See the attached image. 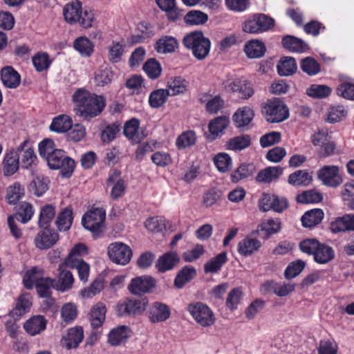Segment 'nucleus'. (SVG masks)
Returning <instances> with one entry per match:
<instances>
[{"mask_svg":"<svg viewBox=\"0 0 354 354\" xmlns=\"http://www.w3.org/2000/svg\"><path fill=\"white\" fill-rule=\"evenodd\" d=\"M63 15L65 20L73 24L79 22L84 28H91L94 21V14L91 10H82V3L75 0L67 3L63 9Z\"/></svg>","mask_w":354,"mask_h":354,"instance_id":"3","label":"nucleus"},{"mask_svg":"<svg viewBox=\"0 0 354 354\" xmlns=\"http://www.w3.org/2000/svg\"><path fill=\"white\" fill-rule=\"evenodd\" d=\"M1 79L3 85L9 88H15L21 82V76L12 66L3 67L1 71Z\"/></svg>","mask_w":354,"mask_h":354,"instance_id":"20","label":"nucleus"},{"mask_svg":"<svg viewBox=\"0 0 354 354\" xmlns=\"http://www.w3.org/2000/svg\"><path fill=\"white\" fill-rule=\"evenodd\" d=\"M277 68L280 76H289L297 71V65L295 58L283 57L277 64Z\"/></svg>","mask_w":354,"mask_h":354,"instance_id":"38","label":"nucleus"},{"mask_svg":"<svg viewBox=\"0 0 354 354\" xmlns=\"http://www.w3.org/2000/svg\"><path fill=\"white\" fill-rule=\"evenodd\" d=\"M26 144L27 141H24L17 147V151H15L19 157V160H21V167L24 169H28L30 167L33 162L37 159V156L32 149H24Z\"/></svg>","mask_w":354,"mask_h":354,"instance_id":"27","label":"nucleus"},{"mask_svg":"<svg viewBox=\"0 0 354 354\" xmlns=\"http://www.w3.org/2000/svg\"><path fill=\"white\" fill-rule=\"evenodd\" d=\"M313 180L312 176L307 170H297L289 175L288 182L292 186H308Z\"/></svg>","mask_w":354,"mask_h":354,"instance_id":"37","label":"nucleus"},{"mask_svg":"<svg viewBox=\"0 0 354 354\" xmlns=\"http://www.w3.org/2000/svg\"><path fill=\"white\" fill-rule=\"evenodd\" d=\"M256 167L253 163L243 162L231 174L232 182L236 183L240 180L252 176L256 172Z\"/></svg>","mask_w":354,"mask_h":354,"instance_id":"29","label":"nucleus"},{"mask_svg":"<svg viewBox=\"0 0 354 354\" xmlns=\"http://www.w3.org/2000/svg\"><path fill=\"white\" fill-rule=\"evenodd\" d=\"M72 123V120L69 116L60 115L53 120L50 129L57 133H64L71 128Z\"/></svg>","mask_w":354,"mask_h":354,"instance_id":"43","label":"nucleus"},{"mask_svg":"<svg viewBox=\"0 0 354 354\" xmlns=\"http://www.w3.org/2000/svg\"><path fill=\"white\" fill-rule=\"evenodd\" d=\"M196 140V133L193 131H187L182 133L176 139V144L177 147L185 149L195 144Z\"/></svg>","mask_w":354,"mask_h":354,"instance_id":"58","label":"nucleus"},{"mask_svg":"<svg viewBox=\"0 0 354 354\" xmlns=\"http://www.w3.org/2000/svg\"><path fill=\"white\" fill-rule=\"evenodd\" d=\"M73 222V213L70 207L62 209L57 214L55 225L59 232L68 231Z\"/></svg>","mask_w":354,"mask_h":354,"instance_id":"21","label":"nucleus"},{"mask_svg":"<svg viewBox=\"0 0 354 354\" xmlns=\"http://www.w3.org/2000/svg\"><path fill=\"white\" fill-rule=\"evenodd\" d=\"M335 257V251L332 247L319 243L314 255V260L320 264H325L333 260Z\"/></svg>","mask_w":354,"mask_h":354,"instance_id":"36","label":"nucleus"},{"mask_svg":"<svg viewBox=\"0 0 354 354\" xmlns=\"http://www.w3.org/2000/svg\"><path fill=\"white\" fill-rule=\"evenodd\" d=\"M84 339V331L81 326L71 328L62 343L67 349L76 348Z\"/></svg>","mask_w":354,"mask_h":354,"instance_id":"19","label":"nucleus"},{"mask_svg":"<svg viewBox=\"0 0 354 354\" xmlns=\"http://www.w3.org/2000/svg\"><path fill=\"white\" fill-rule=\"evenodd\" d=\"M105 218L106 213L102 208H95L82 216V224L85 229L91 231L96 239L103 232Z\"/></svg>","mask_w":354,"mask_h":354,"instance_id":"5","label":"nucleus"},{"mask_svg":"<svg viewBox=\"0 0 354 354\" xmlns=\"http://www.w3.org/2000/svg\"><path fill=\"white\" fill-rule=\"evenodd\" d=\"M301 69L308 75H315L321 71L320 64L311 57H307L301 62Z\"/></svg>","mask_w":354,"mask_h":354,"instance_id":"56","label":"nucleus"},{"mask_svg":"<svg viewBox=\"0 0 354 354\" xmlns=\"http://www.w3.org/2000/svg\"><path fill=\"white\" fill-rule=\"evenodd\" d=\"M49 180L44 176H37L29 185V190L37 196H42L48 189Z\"/></svg>","mask_w":354,"mask_h":354,"instance_id":"50","label":"nucleus"},{"mask_svg":"<svg viewBox=\"0 0 354 354\" xmlns=\"http://www.w3.org/2000/svg\"><path fill=\"white\" fill-rule=\"evenodd\" d=\"M261 245V243L258 239L247 237L239 243L238 252L241 255L248 257L258 250Z\"/></svg>","mask_w":354,"mask_h":354,"instance_id":"41","label":"nucleus"},{"mask_svg":"<svg viewBox=\"0 0 354 354\" xmlns=\"http://www.w3.org/2000/svg\"><path fill=\"white\" fill-rule=\"evenodd\" d=\"M32 306L29 295H21L17 299L15 307L10 311V315L14 319H19L27 312Z\"/></svg>","mask_w":354,"mask_h":354,"instance_id":"32","label":"nucleus"},{"mask_svg":"<svg viewBox=\"0 0 354 354\" xmlns=\"http://www.w3.org/2000/svg\"><path fill=\"white\" fill-rule=\"evenodd\" d=\"M143 70L148 77L152 80L158 78L162 71L160 63L154 58L148 59L143 65Z\"/></svg>","mask_w":354,"mask_h":354,"instance_id":"57","label":"nucleus"},{"mask_svg":"<svg viewBox=\"0 0 354 354\" xmlns=\"http://www.w3.org/2000/svg\"><path fill=\"white\" fill-rule=\"evenodd\" d=\"M72 100L76 115L88 121L100 115L106 106L103 96L91 93L82 88L74 92Z\"/></svg>","mask_w":354,"mask_h":354,"instance_id":"1","label":"nucleus"},{"mask_svg":"<svg viewBox=\"0 0 354 354\" xmlns=\"http://www.w3.org/2000/svg\"><path fill=\"white\" fill-rule=\"evenodd\" d=\"M214 162L218 170L224 173L230 169L232 158L227 153H221L215 156Z\"/></svg>","mask_w":354,"mask_h":354,"instance_id":"63","label":"nucleus"},{"mask_svg":"<svg viewBox=\"0 0 354 354\" xmlns=\"http://www.w3.org/2000/svg\"><path fill=\"white\" fill-rule=\"evenodd\" d=\"M106 308L103 303L99 302L93 306L90 313V322L92 328L100 327L105 320Z\"/></svg>","mask_w":354,"mask_h":354,"instance_id":"31","label":"nucleus"},{"mask_svg":"<svg viewBox=\"0 0 354 354\" xmlns=\"http://www.w3.org/2000/svg\"><path fill=\"white\" fill-rule=\"evenodd\" d=\"M346 111L342 105L333 106L330 108L326 120L331 124L340 121L346 115Z\"/></svg>","mask_w":354,"mask_h":354,"instance_id":"64","label":"nucleus"},{"mask_svg":"<svg viewBox=\"0 0 354 354\" xmlns=\"http://www.w3.org/2000/svg\"><path fill=\"white\" fill-rule=\"evenodd\" d=\"M274 25L272 18L265 14H255L243 24V30L250 34H259L272 28Z\"/></svg>","mask_w":354,"mask_h":354,"instance_id":"8","label":"nucleus"},{"mask_svg":"<svg viewBox=\"0 0 354 354\" xmlns=\"http://www.w3.org/2000/svg\"><path fill=\"white\" fill-rule=\"evenodd\" d=\"M322 199V194L315 189L304 191L297 196V201L303 204L316 203L321 202Z\"/></svg>","mask_w":354,"mask_h":354,"instance_id":"54","label":"nucleus"},{"mask_svg":"<svg viewBox=\"0 0 354 354\" xmlns=\"http://www.w3.org/2000/svg\"><path fill=\"white\" fill-rule=\"evenodd\" d=\"M46 160L50 169H60L61 176L64 178L71 177L74 171L75 161L66 156L62 149H56Z\"/></svg>","mask_w":354,"mask_h":354,"instance_id":"4","label":"nucleus"},{"mask_svg":"<svg viewBox=\"0 0 354 354\" xmlns=\"http://www.w3.org/2000/svg\"><path fill=\"white\" fill-rule=\"evenodd\" d=\"M187 310L196 321L203 327H209L215 323V316L212 309L205 304L197 301L188 305Z\"/></svg>","mask_w":354,"mask_h":354,"instance_id":"6","label":"nucleus"},{"mask_svg":"<svg viewBox=\"0 0 354 354\" xmlns=\"http://www.w3.org/2000/svg\"><path fill=\"white\" fill-rule=\"evenodd\" d=\"M68 265L64 261L62 263L57 269L58 274L55 280L54 289L65 292L72 288L74 282V278L72 272L67 270Z\"/></svg>","mask_w":354,"mask_h":354,"instance_id":"14","label":"nucleus"},{"mask_svg":"<svg viewBox=\"0 0 354 354\" xmlns=\"http://www.w3.org/2000/svg\"><path fill=\"white\" fill-rule=\"evenodd\" d=\"M266 48L265 44L258 40L252 39L248 41L244 46V51L247 56L251 59L260 58L266 53Z\"/></svg>","mask_w":354,"mask_h":354,"instance_id":"30","label":"nucleus"},{"mask_svg":"<svg viewBox=\"0 0 354 354\" xmlns=\"http://www.w3.org/2000/svg\"><path fill=\"white\" fill-rule=\"evenodd\" d=\"M73 47L83 56H90L93 52V45L86 37L77 38L74 41Z\"/></svg>","mask_w":354,"mask_h":354,"instance_id":"52","label":"nucleus"},{"mask_svg":"<svg viewBox=\"0 0 354 354\" xmlns=\"http://www.w3.org/2000/svg\"><path fill=\"white\" fill-rule=\"evenodd\" d=\"M34 67L37 72H42L46 70L51 63L49 56L46 53H38L32 58Z\"/></svg>","mask_w":354,"mask_h":354,"instance_id":"60","label":"nucleus"},{"mask_svg":"<svg viewBox=\"0 0 354 354\" xmlns=\"http://www.w3.org/2000/svg\"><path fill=\"white\" fill-rule=\"evenodd\" d=\"M196 275V270L194 267L185 266L177 274L174 279V286L177 288H183L185 285L194 279Z\"/></svg>","mask_w":354,"mask_h":354,"instance_id":"34","label":"nucleus"},{"mask_svg":"<svg viewBox=\"0 0 354 354\" xmlns=\"http://www.w3.org/2000/svg\"><path fill=\"white\" fill-rule=\"evenodd\" d=\"M24 194V187L15 183L7 189L6 198L9 204H16Z\"/></svg>","mask_w":354,"mask_h":354,"instance_id":"55","label":"nucleus"},{"mask_svg":"<svg viewBox=\"0 0 354 354\" xmlns=\"http://www.w3.org/2000/svg\"><path fill=\"white\" fill-rule=\"evenodd\" d=\"M68 268H75L77 270L80 280L84 283L88 281L90 266L83 259H75L73 262L66 263Z\"/></svg>","mask_w":354,"mask_h":354,"instance_id":"49","label":"nucleus"},{"mask_svg":"<svg viewBox=\"0 0 354 354\" xmlns=\"http://www.w3.org/2000/svg\"><path fill=\"white\" fill-rule=\"evenodd\" d=\"M207 20L208 15L201 10H192L184 16L185 23L192 26L203 25Z\"/></svg>","mask_w":354,"mask_h":354,"instance_id":"48","label":"nucleus"},{"mask_svg":"<svg viewBox=\"0 0 354 354\" xmlns=\"http://www.w3.org/2000/svg\"><path fill=\"white\" fill-rule=\"evenodd\" d=\"M47 319L42 315H35L28 319L24 324V330L30 335L35 336L46 328Z\"/></svg>","mask_w":354,"mask_h":354,"instance_id":"16","label":"nucleus"},{"mask_svg":"<svg viewBox=\"0 0 354 354\" xmlns=\"http://www.w3.org/2000/svg\"><path fill=\"white\" fill-rule=\"evenodd\" d=\"M55 280L50 277H38L36 281L35 288L40 297L50 298L51 297V288H54Z\"/></svg>","mask_w":354,"mask_h":354,"instance_id":"40","label":"nucleus"},{"mask_svg":"<svg viewBox=\"0 0 354 354\" xmlns=\"http://www.w3.org/2000/svg\"><path fill=\"white\" fill-rule=\"evenodd\" d=\"M318 178L324 185L330 187H337L342 183V178L339 175L337 166L325 165L317 171Z\"/></svg>","mask_w":354,"mask_h":354,"instance_id":"12","label":"nucleus"},{"mask_svg":"<svg viewBox=\"0 0 354 354\" xmlns=\"http://www.w3.org/2000/svg\"><path fill=\"white\" fill-rule=\"evenodd\" d=\"M170 93L166 89H157L152 91L149 97V104L151 108L158 109L167 101Z\"/></svg>","mask_w":354,"mask_h":354,"instance_id":"47","label":"nucleus"},{"mask_svg":"<svg viewBox=\"0 0 354 354\" xmlns=\"http://www.w3.org/2000/svg\"><path fill=\"white\" fill-rule=\"evenodd\" d=\"M178 46V40L174 37L165 35L156 41L154 48L158 53L166 54L174 52Z\"/></svg>","mask_w":354,"mask_h":354,"instance_id":"23","label":"nucleus"},{"mask_svg":"<svg viewBox=\"0 0 354 354\" xmlns=\"http://www.w3.org/2000/svg\"><path fill=\"white\" fill-rule=\"evenodd\" d=\"M167 88V90L170 93V95H176L183 93L186 91L187 82L181 77H175L168 81Z\"/></svg>","mask_w":354,"mask_h":354,"instance_id":"53","label":"nucleus"},{"mask_svg":"<svg viewBox=\"0 0 354 354\" xmlns=\"http://www.w3.org/2000/svg\"><path fill=\"white\" fill-rule=\"evenodd\" d=\"M170 316V308L160 301L153 302L148 310L149 319L153 324L165 322Z\"/></svg>","mask_w":354,"mask_h":354,"instance_id":"15","label":"nucleus"},{"mask_svg":"<svg viewBox=\"0 0 354 354\" xmlns=\"http://www.w3.org/2000/svg\"><path fill=\"white\" fill-rule=\"evenodd\" d=\"M305 266V262L301 259L291 262L284 272L285 277L288 279L295 278L302 272Z\"/></svg>","mask_w":354,"mask_h":354,"instance_id":"62","label":"nucleus"},{"mask_svg":"<svg viewBox=\"0 0 354 354\" xmlns=\"http://www.w3.org/2000/svg\"><path fill=\"white\" fill-rule=\"evenodd\" d=\"M263 113L267 121L272 123L283 122L289 117L288 106L279 98H275L266 104Z\"/></svg>","mask_w":354,"mask_h":354,"instance_id":"7","label":"nucleus"},{"mask_svg":"<svg viewBox=\"0 0 354 354\" xmlns=\"http://www.w3.org/2000/svg\"><path fill=\"white\" fill-rule=\"evenodd\" d=\"M183 44L192 51L193 56L198 60L205 59L211 48L209 39L205 37L202 31L198 30L187 34L183 39Z\"/></svg>","mask_w":354,"mask_h":354,"instance_id":"2","label":"nucleus"},{"mask_svg":"<svg viewBox=\"0 0 354 354\" xmlns=\"http://www.w3.org/2000/svg\"><path fill=\"white\" fill-rule=\"evenodd\" d=\"M34 214L33 207L30 203L26 202L20 203L17 207V212L10 217H15V219L21 223H28Z\"/></svg>","mask_w":354,"mask_h":354,"instance_id":"39","label":"nucleus"},{"mask_svg":"<svg viewBox=\"0 0 354 354\" xmlns=\"http://www.w3.org/2000/svg\"><path fill=\"white\" fill-rule=\"evenodd\" d=\"M331 88L326 85L313 84L307 89L306 93L313 98H324L331 93Z\"/></svg>","mask_w":354,"mask_h":354,"instance_id":"59","label":"nucleus"},{"mask_svg":"<svg viewBox=\"0 0 354 354\" xmlns=\"http://www.w3.org/2000/svg\"><path fill=\"white\" fill-rule=\"evenodd\" d=\"M229 149L234 151H241L248 148L251 145L250 136L243 134L234 137L227 142Z\"/></svg>","mask_w":354,"mask_h":354,"instance_id":"51","label":"nucleus"},{"mask_svg":"<svg viewBox=\"0 0 354 354\" xmlns=\"http://www.w3.org/2000/svg\"><path fill=\"white\" fill-rule=\"evenodd\" d=\"M254 117L253 110L248 106L239 109L233 115V120L236 127H242L248 125Z\"/></svg>","mask_w":354,"mask_h":354,"instance_id":"44","label":"nucleus"},{"mask_svg":"<svg viewBox=\"0 0 354 354\" xmlns=\"http://www.w3.org/2000/svg\"><path fill=\"white\" fill-rule=\"evenodd\" d=\"M324 216V212L319 208L307 211L301 218L302 225L305 227H313L322 222Z\"/></svg>","mask_w":354,"mask_h":354,"instance_id":"33","label":"nucleus"},{"mask_svg":"<svg viewBox=\"0 0 354 354\" xmlns=\"http://www.w3.org/2000/svg\"><path fill=\"white\" fill-rule=\"evenodd\" d=\"M229 86L232 92L239 93V97L244 100L249 99L254 93L252 84L245 80L235 79Z\"/></svg>","mask_w":354,"mask_h":354,"instance_id":"18","label":"nucleus"},{"mask_svg":"<svg viewBox=\"0 0 354 354\" xmlns=\"http://www.w3.org/2000/svg\"><path fill=\"white\" fill-rule=\"evenodd\" d=\"M229 124L230 120L225 115L217 117L211 120L209 123L208 128L211 134L212 140H214L218 137H220Z\"/></svg>","mask_w":354,"mask_h":354,"instance_id":"28","label":"nucleus"},{"mask_svg":"<svg viewBox=\"0 0 354 354\" xmlns=\"http://www.w3.org/2000/svg\"><path fill=\"white\" fill-rule=\"evenodd\" d=\"M227 253L223 252L206 262L204 265L205 273H216L218 272L223 266L227 262Z\"/></svg>","mask_w":354,"mask_h":354,"instance_id":"42","label":"nucleus"},{"mask_svg":"<svg viewBox=\"0 0 354 354\" xmlns=\"http://www.w3.org/2000/svg\"><path fill=\"white\" fill-rule=\"evenodd\" d=\"M283 174V168L280 166L268 167L261 170L255 179L258 183H270L277 179Z\"/></svg>","mask_w":354,"mask_h":354,"instance_id":"26","label":"nucleus"},{"mask_svg":"<svg viewBox=\"0 0 354 354\" xmlns=\"http://www.w3.org/2000/svg\"><path fill=\"white\" fill-rule=\"evenodd\" d=\"M107 254L113 263L122 266L128 264L133 257L131 248L120 241L110 243L107 248Z\"/></svg>","mask_w":354,"mask_h":354,"instance_id":"10","label":"nucleus"},{"mask_svg":"<svg viewBox=\"0 0 354 354\" xmlns=\"http://www.w3.org/2000/svg\"><path fill=\"white\" fill-rule=\"evenodd\" d=\"M139 124L140 122L138 119L132 118L127 121L124 126L123 133L124 136L134 143L140 142L142 139V137H140L138 133Z\"/></svg>","mask_w":354,"mask_h":354,"instance_id":"45","label":"nucleus"},{"mask_svg":"<svg viewBox=\"0 0 354 354\" xmlns=\"http://www.w3.org/2000/svg\"><path fill=\"white\" fill-rule=\"evenodd\" d=\"M19 167V157L15 151H10L5 154L3 161V174L6 176L13 175Z\"/></svg>","mask_w":354,"mask_h":354,"instance_id":"25","label":"nucleus"},{"mask_svg":"<svg viewBox=\"0 0 354 354\" xmlns=\"http://www.w3.org/2000/svg\"><path fill=\"white\" fill-rule=\"evenodd\" d=\"M130 329L127 326H118L113 328L108 335V342L111 346H118L125 342L129 337Z\"/></svg>","mask_w":354,"mask_h":354,"instance_id":"22","label":"nucleus"},{"mask_svg":"<svg viewBox=\"0 0 354 354\" xmlns=\"http://www.w3.org/2000/svg\"><path fill=\"white\" fill-rule=\"evenodd\" d=\"M148 299L146 297L140 299L127 298L116 306L117 315L119 317H129L142 314L146 309Z\"/></svg>","mask_w":354,"mask_h":354,"instance_id":"9","label":"nucleus"},{"mask_svg":"<svg viewBox=\"0 0 354 354\" xmlns=\"http://www.w3.org/2000/svg\"><path fill=\"white\" fill-rule=\"evenodd\" d=\"M179 260L176 252H167L158 258L156 266L159 272H165L172 269L179 262Z\"/></svg>","mask_w":354,"mask_h":354,"instance_id":"24","label":"nucleus"},{"mask_svg":"<svg viewBox=\"0 0 354 354\" xmlns=\"http://www.w3.org/2000/svg\"><path fill=\"white\" fill-rule=\"evenodd\" d=\"M156 285V281L150 276H140L131 279L128 286L129 292L135 295L148 293Z\"/></svg>","mask_w":354,"mask_h":354,"instance_id":"13","label":"nucleus"},{"mask_svg":"<svg viewBox=\"0 0 354 354\" xmlns=\"http://www.w3.org/2000/svg\"><path fill=\"white\" fill-rule=\"evenodd\" d=\"M113 77V73L111 68H100L95 72V84L98 86H104L111 82Z\"/></svg>","mask_w":354,"mask_h":354,"instance_id":"61","label":"nucleus"},{"mask_svg":"<svg viewBox=\"0 0 354 354\" xmlns=\"http://www.w3.org/2000/svg\"><path fill=\"white\" fill-rule=\"evenodd\" d=\"M281 229V222L279 219L270 218L262 222L259 225L257 232L260 236L263 234L265 239H268L271 235L278 232Z\"/></svg>","mask_w":354,"mask_h":354,"instance_id":"35","label":"nucleus"},{"mask_svg":"<svg viewBox=\"0 0 354 354\" xmlns=\"http://www.w3.org/2000/svg\"><path fill=\"white\" fill-rule=\"evenodd\" d=\"M55 207L53 205H45L41 207L38 221L39 227H50V224L55 218Z\"/></svg>","mask_w":354,"mask_h":354,"instance_id":"46","label":"nucleus"},{"mask_svg":"<svg viewBox=\"0 0 354 354\" xmlns=\"http://www.w3.org/2000/svg\"><path fill=\"white\" fill-rule=\"evenodd\" d=\"M34 242L37 248L47 250L53 246L59 239V234L50 227H40Z\"/></svg>","mask_w":354,"mask_h":354,"instance_id":"11","label":"nucleus"},{"mask_svg":"<svg viewBox=\"0 0 354 354\" xmlns=\"http://www.w3.org/2000/svg\"><path fill=\"white\" fill-rule=\"evenodd\" d=\"M281 44L284 48L294 53H304L310 48L305 41L292 35L284 36L282 38Z\"/></svg>","mask_w":354,"mask_h":354,"instance_id":"17","label":"nucleus"}]
</instances>
